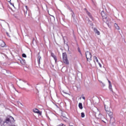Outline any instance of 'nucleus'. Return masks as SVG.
<instances>
[{
	"mask_svg": "<svg viewBox=\"0 0 126 126\" xmlns=\"http://www.w3.org/2000/svg\"><path fill=\"white\" fill-rule=\"evenodd\" d=\"M94 31L95 34H97V35H100V32H99L96 28L94 29Z\"/></svg>",
	"mask_w": 126,
	"mask_h": 126,
	"instance_id": "nucleus-11",
	"label": "nucleus"
},
{
	"mask_svg": "<svg viewBox=\"0 0 126 126\" xmlns=\"http://www.w3.org/2000/svg\"><path fill=\"white\" fill-rule=\"evenodd\" d=\"M81 115L82 118H84V117H85V114H84V113L83 112L81 113Z\"/></svg>",
	"mask_w": 126,
	"mask_h": 126,
	"instance_id": "nucleus-20",
	"label": "nucleus"
},
{
	"mask_svg": "<svg viewBox=\"0 0 126 126\" xmlns=\"http://www.w3.org/2000/svg\"><path fill=\"white\" fill-rule=\"evenodd\" d=\"M33 111L34 113H35V114H38L39 116H41V115H42V112L39 111L38 109L34 108L33 109Z\"/></svg>",
	"mask_w": 126,
	"mask_h": 126,
	"instance_id": "nucleus-7",
	"label": "nucleus"
},
{
	"mask_svg": "<svg viewBox=\"0 0 126 126\" xmlns=\"http://www.w3.org/2000/svg\"><path fill=\"white\" fill-rule=\"evenodd\" d=\"M114 26L115 27V28H116V29H117V30H120V27H119V26L118 25V24H114Z\"/></svg>",
	"mask_w": 126,
	"mask_h": 126,
	"instance_id": "nucleus-15",
	"label": "nucleus"
},
{
	"mask_svg": "<svg viewBox=\"0 0 126 126\" xmlns=\"http://www.w3.org/2000/svg\"><path fill=\"white\" fill-rule=\"evenodd\" d=\"M107 81H108L109 83V89L110 90V91H113V88H112V83H111V81L109 80V79H107Z\"/></svg>",
	"mask_w": 126,
	"mask_h": 126,
	"instance_id": "nucleus-9",
	"label": "nucleus"
},
{
	"mask_svg": "<svg viewBox=\"0 0 126 126\" xmlns=\"http://www.w3.org/2000/svg\"><path fill=\"white\" fill-rule=\"evenodd\" d=\"M63 60L64 63L65 64H69V62H68V60H67V55L66 53H64L63 54Z\"/></svg>",
	"mask_w": 126,
	"mask_h": 126,
	"instance_id": "nucleus-2",
	"label": "nucleus"
},
{
	"mask_svg": "<svg viewBox=\"0 0 126 126\" xmlns=\"http://www.w3.org/2000/svg\"><path fill=\"white\" fill-rule=\"evenodd\" d=\"M78 52H79V53H80V54H81V52L80 51V49H78Z\"/></svg>",
	"mask_w": 126,
	"mask_h": 126,
	"instance_id": "nucleus-27",
	"label": "nucleus"
},
{
	"mask_svg": "<svg viewBox=\"0 0 126 126\" xmlns=\"http://www.w3.org/2000/svg\"><path fill=\"white\" fill-rule=\"evenodd\" d=\"M59 126H65V125H63V124H61L60 125H59Z\"/></svg>",
	"mask_w": 126,
	"mask_h": 126,
	"instance_id": "nucleus-25",
	"label": "nucleus"
},
{
	"mask_svg": "<svg viewBox=\"0 0 126 126\" xmlns=\"http://www.w3.org/2000/svg\"><path fill=\"white\" fill-rule=\"evenodd\" d=\"M1 122H2V120H1V119L0 118V123H1Z\"/></svg>",
	"mask_w": 126,
	"mask_h": 126,
	"instance_id": "nucleus-28",
	"label": "nucleus"
},
{
	"mask_svg": "<svg viewBox=\"0 0 126 126\" xmlns=\"http://www.w3.org/2000/svg\"><path fill=\"white\" fill-rule=\"evenodd\" d=\"M95 117L97 118V119H101V118H102V114L98 111V112L95 113Z\"/></svg>",
	"mask_w": 126,
	"mask_h": 126,
	"instance_id": "nucleus-8",
	"label": "nucleus"
},
{
	"mask_svg": "<svg viewBox=\"0 0 126 126\" xmlns=\"http://www.w3.org/2000/svg\"><path fill=\"white\" fill-rule=\"evenodd\" d=\"M2 73H3V74H5V73H6V70L5 69H2Z\"/></svg>",
	"mask_w": 126,
	"mask_h": 126,
	"instance_id": "nucleus-19",
	"label": "nucleus"
},
{
	"mask_svg": "<svg viewBox=\"0 0 126 126\" xmlns=\"http://www.w3.org/2000/svg\"><path fill=\"white\" fill-rule=\"evenodd\" d=\"M40 60H41V57L38 56V63L40 64Z\"/></svg>",
	"mask_w": 126,
	"mask_h": 126,
	"instance_id": "nucleus-23",
	"label": "nucleus"
},
{
	"mask_svg": "<svg viewBox=\"0 0 126 126\" xmlns=\"http://www.w3.org/2000/svg\"><path fill=\"white\" fill-rule=\"evenodd\" d=\"M94 63H96H96H97L98 64V65L99 66V67H102V64H101L100 62H99V61L98 60V58H97L96 56L94 57Z\"/></svg>",
	"mask_w": 126,
	"mask_h": 126,
	"instance_id": "nucleus-6",
	"label": "nucleus"
},
{
	"mask_svg": "<svg viewBox=\"0 0 126 126\" xmlns=\"http://www.w3.org/2000/svg\"><path fill=\"white\" fill-rule=\"evenodd\" d=\"M22 57H23V58H27V56H26V54H22Z\"/></svg>",
	"mask_w": 126,
	"mask_h": 126,
	"instance_id": "nucleus-22",
	"label": "nucleus"
},
{
	"mask_svg": "<svg viewBox=\"0 0 126 126\" xmlns=\"http://www.w3.org/2000/svg\"><path fill=\"white\" fill-rule=\"evenodd\" d=\"M25 13H27V10H28V7L27 6H25V9H24Z\"/></svg>",
	"mask_w": 126,
	"mask_h": 126,
	"instance_id": "nucleus-18",
	"label": "nucleus"
},
{
	"mask_svg": "<svg viewBox=\"0 0 126 126\" xmlns=\"http://www.w3.org/2000/svg\"><path fill=\"white\" fill-rule=\"evenodd\" d=\"M97 110L98 111V109H97Z\"/></svg>",
	"mask_w": 126,
	"mask_h": 126,
	"instance_id": "nucleus-31",
	"label": "nucleus"
},
{
	"mask_svg": "<svg viewBox=\"0 0 126 126\" xmlns=\"http://www.w3.org/2000/svg\"><path fill=\"white\" fill-rule=\"evenodd\" d=\"M82 99H83V100H85V97L83 96V97H82Z\"/></svg>",
	"mask_w": 126,
	"mask_h": 126,
	"instance_id": "nucleus-26",
	"label": "nucleus"
},
{
	"mask_svg": "<svg viewBox=\"0 0 126 126\" xmlns=\"http://www.w3.org/2000/svg\"><path fill=\"white\" fill-rule=\"evenodd\" d=\"M51 56L55 60V62L57 63V57L55 56V55L53 52H51Z\"/></svg>",
	"mask_w": 126,
	"mask_h": 126,
	"instance_id": "nucleus-10",
	"label": "nucleus"
},
{
	"mask_svg": "<svg viewBox=\"0 0 126 126\" xmlns=\"http://www.w3.org/2000/svg\"><path fill=\"white\" fill-rule=\"evenodd\" d=\"M86 57L87 58V61H91V59H92V55H91V53L89 51H87L86 52Z\"/></svg>",
	"mask_w": 126,
	"mask_h": 126,
	"instance_id": "nucleus-3",
	"label": "nucleus"
},
{
	"mask_svg": "<svg viewBox=\"0 0 126 126\" xmlns=\"http://www.w3.org/2000/svg\"><path fill=\"white\" fill-rule=\"evenodd\" d=\"M63 93H64V94H66L67 95H69L68 94L64 92L63 91Z\"/></svg>",
	"mask_w": 126,
	"mask_h": 126,
	"instance_id": "nucleus-24",
	"label": "nucleus"
},
{
	"mask_svg": "<svg viewBox=\"0 0 126 126\" xmlns=\"http://www.w3.org/2000/svg\"><path fill=\"white\" fill-rule=\"evenodd\" d=\"M87 13L88 14V15L89 16V17H90V18H91L92 19V16L91 15V14H90V13H89V12H87Z\"/></svg>",
	"mask_w": 126,
	"mask_h": 126,
	"instance_id": "nucleus-17",
	"label": "nucleus"
},
{
	"mask_svg": "<svg viewBox=\"0 0 126 126\" xmlns=\"http://www.w3.org/2000/svg\"><path fill=\"white\" fill-rule=\"evenodd\" d=\"M6 34H7V36H8L9 37V34H8V33L7 32Z\"/></svg>",
	"mask_w": 126,
	"mask_h": 126,
	"instance_id": "nucleus-29",
	"label": "nucleus"
},
{
	"mask_svg": "<svg viewBox=\"0 0 126 126\" xmlns=\"http://www.w3.org/2000/svg\"><path fill=\"white\" fill-rule=\"evenodd\" d=\"M99 82H100V83H101L102 84L103 87H105V86H106V85H105V84H104L102 81H99Z\"/></svg>",
	"mask_w": 126,
	"mask_h": 126,
	"instance_id": "nucleus-21",
	"label": "nucleus"
},
{
	"mask_svg": "<svg viewBox=\"0 0 126 126\" xmlns=\"http://www.w3.org/2000/svg\"><path fill=\"white\" fill-rule=\"evenodd\" d=\"M11 4H12L11 3H10Z\"/></svg>",
	"mask_w": 126,
	"mask_h": 126,
	"instance_id": "nucleus-30",
	"label": "nucleus"
},
{
	"mask_svg": "<svg viewBox=\"0 0 126 126\" xmlns=\"http://www.w3.org/2000/svg\"><path fill=\"white\" fill-rule=\"evenodd\" d=\"M104 108L107 113L109 112L110 116H113V112H111V110L110 109V107L108 106V105L106 104H104Z\"/></svg>",
	"mask_w": 126,
	"mask_h": 126,
	"instance_id": "nucleus-5",
	"label": "nucleus"
},
{
	"mask_svg": "<svg viewBox=\"0 0 126 126\" xmlns=\"http://www.w3.org/2000/svg\"><path fill=\"white\" fill-rule=\"evenodd\" d=\"M78 106H79V109H80L81 110H82V109H83V106H82V103H79Z\"/></svg>",
	"mask_w": 126,
	"mask_h": 126,
	"instance_id": "nucleus-13",
	"label": "nucleus"
},
{
	"mask_svg": "<svg viewBox=\"0 0 126 126\" xmlns=\"http://www.w3.org/2000/svg\"><path fill=\"white\" fill-rule=\"evenodd\" d=\"M5 122L6 124H8V123H13V122H14V118L11 116H8L6 119Z\"/></svg>",
	"mask_w": 126,
	"mask_h": 126,
	"instance_id": "nucleus-4",
	"label": "nucleus"
},
{
	"mask_svg": "<svg viewBox=\"0 0 126 126\" xmlns=\"http://www.w3.org/2000/svg\"><path fill=\"white\" fill-rule=\"evenodd\" d=\"M101 14L103 17V21H106V24H107V25H109V24H111V19H107V16H105V12H104L103 11H101Z\"/></svg>",
	"mask_w": 126,
	"mask_h": 126,
	"instance_id": "nucleus-1",
	"label": "nucleus"
},
{
	"mask_svg": "<svg viewBox=\"0 0 126 126\" xmlns=\"http://www.w3.org/2000/svg\"><path fill=\"white\" fill-rule=\"evenodd\" d=\"M14 17H15V18H17V19H20V16H19V15L14 14Z\"/></svg>",
	"mask_w": 126,
	"mask_h": 126,
	"instance_id": "nucleus-14",
	"label": "nucleus"
},
{
	"mask_svg": "<svg viewBox=\"0 0 126 126\" xmlns=\"http://www.w3.org/2000/svg\"><path fill=\"white\" fill-rule=\"evenodd\" d=\"M21 63L24 65V64H25V63H26V62L24 60H22L21 61Z\"/></svg>",
	"mask_w": 126,
	"mask_h": 126,
	"instance_id": "nucleus-16",
	"label": "nucleus"
},
{
	"mask_svg": "<svg viewBox=\"0 0 126 126\" xmlns=\"http://www.w3.org/2000/svg\"><path fill=\"white\" fill-rule=\"evenodd\" d=\"M0 45L2 48H4V47H5V43L3 41H1L0 43Z\"/></svg>",
	"mask_w": 126,
	"mask_h": 126,
	"instance_id": "nucleus-12",
	"label": "nucleus"
}]
</instances>
